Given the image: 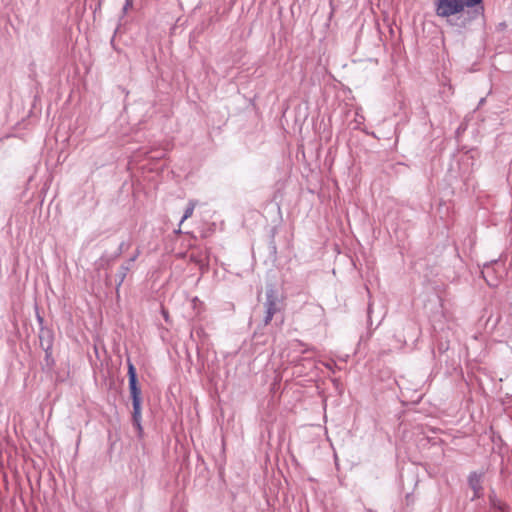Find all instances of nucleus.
<instances>
[{
    "mask_svg": "<svg viewBox=\"0 0 512 512\" xmlns=\"http://www.w3.org/2000/svg\"><path fill=\"white\" fill-rule=\"evenodd\" d=\"M141 403L142 399L132 400L133 413H132V421L136 426L139 432L142 431L141 420H142V412H141Z\"/></svg>",
    "mask_w": 512,
    "mask_h": 512,
    "instance_id": "obj_6",
    "label": "nucleus"
},
{
    "mask_svg": "<svg viewBox=\"0 0 512 512\" xmlns=\"http://www.w3.org/2000/svg\"><path fill=\"white\" fill-rule=\"evenodd\" d=\"M495 266H500L499 261H493L491 264H485L481 271V274L485 279L486 283L491 287H496L499 283V278L497 276H494V274L496 273V270L494 268Z\"/></svg>",
    "mask_w": 512,
    "mask_h": 512,
    "instance_id": "obj_4",
    "label": "nucleus"
},
{
    "mask_svg": "<svg viewBox=\"0 0 512 512\" xmlns=\"http://www.w3.org/2000/svg\"><path fill=\"white\" fill-rule=\"evenodd\" d=\"M139 255H140V251H139V250H137V251L135 252V254H133V256L128 260V264L130 265L131 263H133V262L137 259V257H138Z\"/></svg>",
    "mask_w": 512,
    "mask_h": 512,
    "instance_id": "obj_13",
    "label": "nucleus"
},
{
    "mask_svg": "<svg viewBox=\"0 0 512 512\" xmlns=\"http://www.w3.org/2000/svg\"><path fill=\"white\" fill-rule=\"evenodd\" d=\"M483 0H467V7H475L482 3Z\"/></svg>",
    "mask_w": 512,
    "mask_h": 512,
    "instance_id": "obj_12",
    "label": "nucleus"
},
{
    "mask_svg": "<svg viewBox=\"0 0 512 512\" xmlns=\"http://www.w3.org/2000/svg\"><path fill=\"white\" fill-rule=\"evenodd\" d=\"M289 347L293 352L300 354L307 353L308 351L311 350V348L306 347L305 344L299 340H292L289 343Z\"/></svg>",
    "mask_w": 512,
    "mask_h": 512,
    "instance_id": "obj_8",
    "label": "nucleus"
},
{
    "mask_svg": "<svg viewBox=\"0 0 512 512\" xmlns=\"http://www.w3.org/2000/svg\"><path fill=\"white\" fill-rule=\"evenodd\" d=\"M129 245H127L125 242H122L120 243L119 247H118V251L117 253L115 254V258L116 257H119L124 250H126L128 248Z\"/></svg>",
    "mask_w": 512,
    "mask_h": 512,
    "instance_id": "obj_11",
    "label": "nucleus"
},
{
    "mask_svg": "<svg viewBox=\"0 0 512 512\" xmlns=\"http://www.w3.org/2000/svg\"><path fill=\"white\" fill-rule=\"evenodd\" d=\"M194 209H195V204L192 201H190L184 211V215L181 218L180 224H182L186 219H188L189 217L192 216Z\"/></svg>",
    "mask_w": 512,
    "mask_h": 512,
    "instance_id": "obj_10",
    "label": "nucleus"
},
{
    "mask_svg": "<svg viewBox=\"0 0 512 512\" xmlns=\"http://www.w3.org/2000/svg\"><path fill=\"white\" fill-rule=\"evenodd\" d=\"M265 309L264 324L268 325L275 313L279 311V301L273 287L268 288L266 291Z\"/></svg>",
    "mask_w": 512,
    "mask_h": 512,
    "instance_id": "obj_2",
    "label": "nucleus"
},
{
    "mask_svg": "<svg viewBox=\"0 0 512 512\" xmlns=\"http://www.w3.org/2000/svg\"><path fill=\"white\" fill-rule=\"evenodd\" d=\"M482 474L477 472L470 473L468 477V484L470 488L473 490L474 495L472 497V500L480 498L483 494V487H482Z\"/></svg>",
    "mask_w": 512,
    "mask_h": 512,
    "instance_id": "obj_5",
    "label": "nucleus"
},
{
    "mask_svg": "<svg viewBox=\"0 0 512 512\" xmlns=\"http://www.w3.org/2000/svg\"><path fill=\"white\" fill-rule=\"evenodd\" d=\"M40 345L45 351L46 357L49 358L52 350V335L50 331L42 332V335H40Z\"/></svg>",
    "mask_w": 512,
    "mask_h": 512,
    "instance_id": "obj_7",
    "label": "nucleus"
},
{
    "mask_svg": "<svg viewBox=\"0 0 512 512\" xmlns=\"http://www.w3.org/2000/svg\"><path fill=\"white\" fill-rule=\"evenodd\" d=\"M467 7V0H436L435 13L438 17L448 18L456 15Z\"/></svg>",
    "mask_w": 512,
    "mask_h": 512,
    "instance_id": "obj_1",
    "label": "nucleus"
},
{
    "mask_svg": "<svg viewBox=\"0 0 512 512\" xmlns=\"http://www.w3.org/2000/svg\"><path fill=\"white\" fill-rule=\"evenodd\" d=\"M129 390L132 400L141 399V390L138 387L137 373L133 363L128 360Z\"/></svg>",
    "mask_w": 512,
    "mask_h": 512,
    "instance_id": "obj_3",
    "label": "nucleus"
},
{
    "mask_svg": "<svg viewBox=\"0 0 512 512\" xmlns=\"http://www.w3.org/2000/svg\"><path fill=\"white\" fill-rule=\"evenodd\" d=\"M132 5H133V0H126L123 10L127 11L130 7H132Z\"/></svg>",
    "mask_w": 512,
    "mask_h": 512,
    "instance_id": "obj_14",
    "label": "nucleus"
},
{
    "mask_svg": "<svg viewBox=\"0 0 512 512\" xmlns=\"http://www.w3.org/2000/svg\"><path fill=\"white\" fill-rule=\"evenodd\" d=\"M130 270V265L127 263V264H123L118 273L116 274L118 276V279H119V282H118V285H121L122 282L124 281V278L126 277L128 271Z\"/></svg>",
    "mask_w": 512,
    "mask_h": 512,
    "instance_id": "obj_9",
    "label": "nucleus"
},
{
    "mask_svg": "<svg viewBox=\"0 0 512 512\" xmlns=\"http://www.w3.org/2000/svg\"><path fill=\"white\" fill-rule=\"evenodd\" d=\"M325 367L331 371H333V366H334V363L333 362H327L324 364Z\"/></svg>",
    "mask_w": 512,
    "mask_h": 512,
    "instance_id": "obj_15",
    "label": "nucleus"
},
{
    "mask_svg": "<svg viewBox=\"0 0 512 512\" xmlns=\"http://www.w3.org/2000/svg\"><path fill=\"white\" fill-rule=\"evenodd\" d=\"M292 364H298L300 359L297 358V357H293L292 359L289 360Z\"/></svg>",
    "mask_w": 512,
    "mask_h": 512,
    "instance_id": "obj_16",
    "label": "nucleus"
}]
</instances>
